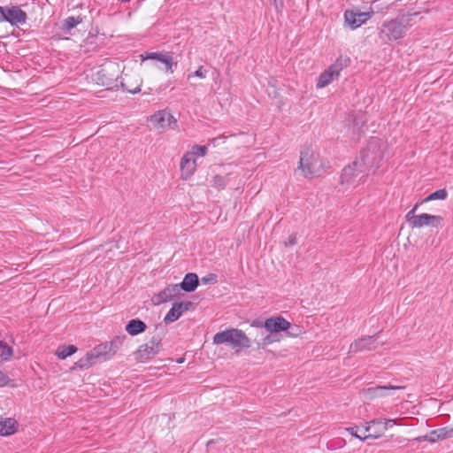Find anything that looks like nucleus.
I'll return each instance as SVG.
<instances>
[{
	"mask_svg": "<svg viewBox=\"0 0 453 453\" xmlns=\"http://www.w3.org/2000/svg\"><path fill=\"white\" fill-rule=\"evenodd\" d=\"M177 127V119L167 111L166 128H175Z\"/></svg>",
	"mask_w": 453,
	"mask_h": 453,
	"instance_id": "58836bf2",
	"label": "nucleus"
},
{
	"mask_svg": "<svg viewBox=\"0 0 453 453\" xmlns=\"http://www.w3.org/2000/svg\"><path fill=\"white\" fill-rule=\"evenodd\" d=\"M299 168L302 170L304 177L311 178L321 173L323 163L319 154L307 149L301 151Z\"/></svg>",
	"mask_w": 453,
	"mask_h": 453,
	"instance_id": "20e7f679",
	"label": "nucleus"
},
{
	"mask_svg": "<svg viewBox=\"0 0 453 453\" xmlns=\"http://www.w3.org/2000/svg\"><path fill=\"white\" fill-rule=\"evenodd\" d=\"M9 377L2 371H0V387H4L10 382Z\"/></svg>",
	"mask_w": 453,
	"mask_h": 453,
	"instance_id": "ea45409f",
	"label": "nucleus"
},
{
	"mask_svg": "<svg viewBox=\"0 0 453 453\" xmlns=\"http://www.w3.org/2000/svg\"><path fill=\"white\" fill-rule=\"evenodd\" d=\"M251 326L257 328L254 342L257 344V349H265L266 346L279 341L275 334H270V332L264 328L261 321H254Z\"/></svg>",
	"mask_w": 453,
	"mask_h": 453,
	"instance_id": "9d476101",
	"label": "nucleus"
},
{
	"mask_svg": "<svg viewBox=\"0 0 453 453\" xmlns=\"http://www.w3.org/2000/svg\"><path fill=\"white\" fill-rule=\"evenodd\" d=\"M122 2H130L131 0H121Z\"/></svg>",
	"mask_w": 453,
	"mask_h": 453,
	"instance_id": "09e8293b",
	"label": "nucleus"
},
{
	"mask_svg": "<svg viewBox=\"0 0 453 453\" xmlns=\"http://www.w3.org/2000/svg\"><path fill=\"white\" fill-rule=\"evenodd\" d=\"M88 362V361L87 360L86 357H83L75 363V367L81 370L88 369L90 365Z\"/></svg>",
	"mask_w": 453,
	"mask_h": 453,
	"instance_id": "4c0bfd02",
	"label": "nucleus"
},
{
	"mask_svg": "<svg viewBox=\"0 0 453 453\" xmlns=\"http://www.w3.org/2000/svg\"><path fill=\"white\" fill-rule=\"evenodd\" d=\"M295 243H296V237L295 236H290L289 241H288V244L293 245Z\"/></svg>",
	"mask_w": 453,
	"mask_h": 453,
	"instance_id": "a18cd8bd",
	"label": "nucleus"
},
{
	"mask_svg": "<svg viewBox=\"0 0 453 453\" xmlns=\"http://www.w3.org/2000/svg\"><path fill=\"white\" fill-rule=\"evenodd\" d=\"M6 16L4 14V7L0 6V22L5 21Z\"/></svg>",
	"mask_w": 453,
	"mask_h": 453,
	"instance_id": "37998d69",
	"label": "nucleus"
},
{
	"mask_svg": "<svg viewBox=\"0 0 453 453\" xmlns=\"http://www.w3.org/2000/svg\"><path fill=\"white\" fill-rule=\"evenodd\" d=\"M289 334H291V335H296V334H297V333H296V332H289Z\"/></svg>",
	"mask_w": 453,
	"mask_h": 453,
	"instance_id": "49530a36",
	"label": "nucleus"
},
{
	"mask_svg": "<svg viewBox=\"0 0 453 453\" xmlns=\"http://www.w3.org/2000/svg\"><path fill=\"white\" fill-rule=\"evenodd\" d=\"M85 357L88 361V363L89 364L90 367L93 365L96 364L98 361H102L101 358H99V356L96 355V350L94 349L91 351L88 352L85 355Z\"/></svg>",
	"mask_w": 453,
	"mask_h": 453,
	"instance_id": "c9c22d12",
	"label": "nucleus"
},
{
	"mask_svg": "<svg viewBox=\"0 0 453 453\" xmlns=\"http://www.w3.org/2000/svg\"><path fill=\"white\" fill-rule=\"evenodd\" d=\"M77 351V348L74 345L60 346L56 351V355L60 359H65Z\"/></svg>",
	"mask_w": 453,
	"mask_h": 453,
	"instance_id": "c756f323",
	"label": "nucleus"
},
{
	"mask_svg": "<svg viewBox=\"0 0 453 453\" xmlns=\"http://www.w3.org/2000/svg\"><path fill=\"white\" fill-rule=\"evenodd\" d=\"M162 55H163V53H157V52L147 53L145 59H156V60L159 61Z\"/></svg>",
	"mask_w": 453,
	"mask_h": 453,
	"instance_id": "a19ab883",
	"label": "nucleus"
},
{
	"mask_svg": "<svg viewBox=\"0 0 453 453\" xmlns=\"http://www.w3.org/2000/svg\"><path fill=\"white\" fill-rule=\"evenodd\" d=\"M193 307V303L190 301H182V302H175L173 303L172 308L169 310L165 317L164 318V322L165 324H170L177 319H179L181 315L189 311Z\"/></svg>",
	"mask_w": 453,
	"mask_h": 453,
	"instance_id": "f8f14e48",
	"label": "nucleus"
},
{
	"mask_svg": "<svg viewBox=\"0 0 453 453\" xmlns=\"http://www.w3.org/2000/svg\"><path fill=\"white\" fill-rule=\"evenodd\" d=\"M206 75H207V70L203 65H200L196 71L189 73L187 76V79L191 80L194 77L204 79L206 77Z\"/></svg>",
	"mask_w": 453,
	"mask_h": 453,
	"instance_id": "72a5a7b5",
	"label": "nucleus"
},
{
	"mask_svg": "<svg viewBox=\"0 0 453 453\" xmlns=\"http://www.w3.org/2000/svg\"><path fill=\"white\" fill-rule=\"evenodd\" d=\"M372 423L373 426H380V428L378 430H375L369 436H372V439H377V438L380 437L385 433L386 430H388L393 425H395L396 420L395 419H386L385 422L383 423L380 419H373V420H372Z\"/></svg>",
	"mask_w": 453,
	"mask_h": 453,
	"instance_id": "b1692460",
	"label": "nucleus"
},
{
	"mask_svg": "<svg viewBox=\"0 0 453 453\" xmlns=\"http://www.w3.org/2000/svg\"><path fill=\"white\" fill-rule=\"evenodd\" d=\"M386 145L384 142L377 137H372L366 148L361 151L358 161L368 172H375L383 158Z\"/></svg>",
	"mask_w": 453,
	"mask_h": 453,
	"instance_id": "f257e3e1",
	"label": "nucleus"
},
{
	"mask_svg": "<svg viewBox=\"0 0 453 453\" xmlns=\"http://www.w3.org/2000/svg\"><path fill=\"white\" fill-rule=\"evenodd\" d=\"M369 173L364 168L363 165L355 160L351 165L344 167L341 175L342 184L348 186H357L364 181V179Z\"/></svg>",
	"mask_w": 453,
	"mask_h": 453,
	"instance_id": "39448f33",
	"label": "nucleus"
},
{
	"mask_svg": "<svg viewBox=\"0 0 453 453\" xmlns=\"http://www.w3.org/2000/svg\"><path fill=\"white\" fill-rule=\"evenodd\" d=\"M146 328V324L138 319H131L126 326V331L132 336L143 333Z\"/></svg>",
	"mask_w": 453,
	"mask_h": 453,
	"instance_id": "393cba45",
	"label": "nucleus"
},
{
	"mask_svg": "<svg viewBox=\"0 0 453 453\" xmlns=\"http://www.w3.org/2000/svg\"><path fill=\"white\" fill-rule=\"evenodd\" d=\"M447 196V190L445 188H441L431 193L429 196H427L426 198L422 199L418 203H420V204H423L433 200H445Z\"/></svg>",
	"mask_w": 453,
	"mask_h": 453,
	"instance_id": "c85d7f7f",
	"label": "nucleus"
},
{
	"mask_svg": "<svg viewBox=\"0 0 453 453\" xmlns=\"http://www.w3.org/2000/svg\"><path fill=\"white\" fill-rule=\"evenodd\" d=\"M4 7V14L6 16L5 21L11 25L24 24L27 20V13L22 11L19 6Z\"/></svg>",
	"mask_w": 453,
	"mask_h": 453,
	"instance_id": "f3484780",
	"label": "nucleus"
},
{
	"mask_svg": "<svg viewBox=\"0 0 453 453\" xmlns=\"http://www.w3.org/2000/svg\"><path fill=\"white\" fill-rule=\"evenodd\" d=\"M403 389H404V387L388 385L368 388L365 389L364 392L368 398L372 399L376 397L391 395H393V392Z\"/></svg>",
	"mask_w": 453,
	"mask_h": 453,
	"instance_id": "dca6fc26",
	"label": "nucleus"
},
{
	"mask_svg": "<svg viewBox=\"0 0 453 453\" xmlns=\"http://www.w3.org/2000/svg\"><path fill=\"white\" fill-rule=\"evenodd\" d=\"M199 284L198 276L194 273H188L185 275L183 280L178 284L180 290L193 292Z\"/></svg>",
	"mask_w": 453,
	"mask_h": 453,
	"instance_id": "412c9836",
	"label": "nucleus"
},
{
	"mask_svg": "<svg viewBox=\"0 0 453 453\" xmlns=\"http://www.w3.org/2000/svg\"><path fill=\"white\" fill-rule=\"evenodd\" d=\"M273 2H275V3H276V2H277V0H273Z\"/></svg>",
	"mask_w": 453,
	"mask_h": 453,
	"instance_id": "8fccbe9b",
	"label": "nucleus"
},
{
	"mask_svg": "<svg viewBox=\"0 0 453 453\" xmlns=\"http://www.w3.org/2000/svg\"><path fill=\"white\" fill-rule=\"evenodd\" d=\"M165 65L166 71H171L173 73V65H177V63L173 62L172 56L169 53H163L161 58L159 59Z\"/></svg>",
	"mask_w": 453,
	"mask_h": 453,
	"instance_id": "473e14b6",
	"label": "nucleus"
},
{
	"mask_svg": "<svg viewBox=\"0 0 453 453\" xmlns=\"http://www.w3.org/2000/svg\"><path fill=\"white\" fill-rule=\"evenodd\" d=\"M346 430L353 436L358 438L361 441H365L367 439L372 438V436H368L372 433H370L371 427L370 426H364L363 427L359 426H351L346 428Z\"/></svg>",
	"mask_w": 453,
	"mask_h": 453,
	"instance_id": "a878e982",
	"label": "nucleus"
},
{
	"mask_svg": "<svg viewBox=\"0 0 453 453\" xmlns=\"http://www.w3.org/2000/svg\"><path fill=\"white\" fill-rule=\"evenodd\" d=\"M405 32L406 26L401 20L395 19L383 23L380 38L388 41L398 40L404 36Z\"/></svg>",
	"mask_w": 453,
	"mask_h": 453,
	"instance_id": "0eeeda50",
	"label": "nucleus"
},
{
	"mask_svg": "<svg viewBox=\"0 0 453 453\" xmlns=\"http://www.w3.org/2000/svg\"><path fill=\"white\" fill-rule=\"evenodd\" d=\"M264 328H265L270 334H275L277 333L287 331L291 328V325L282 317H272L267 319L264 323Z\"/></svg>",
	"mask_w": 453,
	"mask_h": 453,
	"instance_id": "ddd939ff",
	"label": "nucleus"
},
{
	"mask_svg": "<svg viewBox=\"0 0 453 453\" xmlns=\"http://www.w3.org/2000/svg\"><path fill=\"white\" fill-rule=\"evenodd\" d=\"M213 344H228L237 352L242 349L250 347V339L246 334L238 328H228L214 334L212 339Z\"/></svg>",
	"mask_w": 453,
	"mask_h": 453,
	"instance_id": "f03ea898",
	"label": "nucleus"
},
{
	"mask_svg": "<svg viewBox=\"0 0 453 453\" xmlns=\"http://www.w3.org/2000/svg\"><path fill=\"white\" fill-rule=\"evenodd\" d=\"M208 147L205 145H194L190 151L187 152L191 154L193 158L196 157H204L207 153Z\"/></svg>",
	"mask_w": 453,
	"mask_h": 453,
	"instance_id": "2f4dec72",
	"label": "nucleus"
},
{
	"mask_svg": "<svg viewBox=\"0 0 453 453\" xmlns=\"http://www.w3.org/2000/svg\"><path fill=\"white\" fill-rule=\"evenodd\" d=\"M181 178L183 180L189 179L196 169V160L192 157L191 154L186 153L180 160Z\"/></svg>",
	"mask_w": 453,
	"mask_h": 453,
	"instance_id": "aec40b11",
	"label": "nucleus"
},
{
	"mask_svg": "<svg viewBox=\"0 0 453 453\" xmlns=\"http://www.w3.org/2000/svg\"><path fill=\"white\" fill-rule=\"evenodd\" d=\"M119 344H120V341L116 339L110 342H106L101 343L96 346L94 349L96 350V355H98L102 361H105L111 358V357L117 352Z\"/></svg>",
	"mask_w": 453,
	"mask_h": 453,
	"instance_id": "2eb2a0df",
	"label": "nucleus"
},
{
	"mask_svg": "<svg viewBox=\"0 0 453 453\" xmlns=\"http://www.w3.org/2000/svg\"><path fill=\"white\" fill-rule=\"evenodd\" d=\"M180 294V290L178 287V284H172L167 286L165 288H164L162 291H160L157 294H155L152 296V302L155 305H159L161 303H166L172 299H173L175 296H179Z\"/></svg>",
	"mask_w": 453,
	"mask_h": 453,
	"instance_id": "4468645a",
	"label": "nucleus"
},
{
	"mask_svg": "<svg viewBox=\"0 0 453 453\" xmlns=\"http://www.w3.org/2000/svg\"><path fill=\"white\" fill-rule=\"evenodd\" d=\"M161 349V340L157 337H152L149 342L139 347L134 354L135 359L139 362H146L158 354Z\"/></svg>",
	"mask_w": 453,
	"mask_h": 453,
	"instance_id": "6e6552de",
	"label": "nucleus"
},
{
	"mask_svg": "<svg viewBox=\"0 0 453 453\" xmlns=\"http://www.w3.org/2000/svg\"><path fill=\"white\" fill-rule=\"evenodd\" d=\"M203 284H214L218 281V277L214 273H209L208 275L201 279Z\"/></svg>",
	"mask_w": 453,
	"mask_h": 453,
	"instance_id": "e433bc0d",
	"label": "nucleus"
},
{
	"mask_svg": "<svg viewBox=\"0 0 453 453\" xmlns=\"http://www.w3.org/2000/svg\"><path fill=\"white\" fill-rule=\"evenodd\" d=\"M420 203H416L413 208L408 211L405 216L406 221L411 228H421L424 226L438 227L442 222V218L437 215L421 213L416 215L415 212L420 206Z\"/></svg>",
	"mask_w": 453,
	"mask_h": 453,
	"instance_id": "7ed1b4c3",
	"label": "nucleus"
},
{
	"mask_svg": "<svg viewBox=\"0 0 453 453\" xmlns=\"http://www.w3.org/2000/svg\"><path fill=\"white\" fill-rule=\"evenodd\" d=\"M373 12H359L358 10H347L344 12L345 25L351 29H356L372 18Z\"/></svg>",
	"mask_w": 453,
	"mask_h": 453,
	"instance_id": "9b49d317",
	"label": "nucleus"
},
{
	"mask_svg": "<svg viewBox=\"0 0 453 453\" xmlns=\"http://www.w3.org/2000/svg\"><path fill=\"white\" fill-rule=\"evenodd\" d=\"M167 111H158L150 118V121L157 129L165 130L166 128Z\"/></svg>",
	"mask_w": 453,
	"mask_h": 453,
	"instance_id": "bb28decb",
	"label": "nucleus"
},
{
	"mask_svg": "<svg viewBox=\"0 0 453 453\" xmlns=\"http://www.w3.org/2000/svg\"><path fill=\"white\" fill-rule=\"evenodd\" d=\"M93 80L98 84L102 86H110L113 79L107 76V72L105 69L99 70L93 77Z\"/></svg>",
	"mask_w": 453,
	"mask_h": 453,
	"instance_id": "cd10ccee",
	"label": "nucleus"
},
{
	"mask_svg": "<svg viewBox=\"0 0 453 453\" xmlns=\"http://www.w3.org/2000/svg\"><path fill=\"white\" fill-rule=\"evenodd\" d=\"M16 429L17 421L14 418H0V435H11L16 432Z\"/></svg>",
	"mask_w": 453,
	"mask_h": 453,
	"instance_id": "5701e85b",
	"label": "nucleus"
},
{
	"mask_svg": "<svg viewBox=\"0 0 453 453\" xmlns=\"http://www.w3.org/2000/svg\"><path fill=\"white\" fill-rule=\"evenodd\" d=\"M133 79V77L126 74L124 77H122L120 85L125 91L131 94H136L141 91L142 81H140L138 78H134L135 82L134 84L131 82Z\"/></svg>",
	"mask_w": 453,
	"mask_h": 453,
	"instance_id": "4be33fe9",
	"label": "nucleus"
},
{
	"mask_svg": "<svg viewBox=\"0 0 453 453\" xmlns=\"http://www.w3.org/2000/svg\"><path fill=\"white\" fill-rule=\"evenodd\" d=\"M12 349L6 342L0 341V357L7 361L12 356Z\"/></svg>",
	"mask_w": 453,
	"mask_h": 453,
	"instance_id": "7c9ffc66",
	"label": "nucleus"
},
{
	"mask_svg": "<svg viewBox=\"0 0 453 453\" xmlns=\"http://www.w3.org/2000/svg\"><path fill=\"white\" fill-rule=\"evenodd\" d=\"M150 93H151V89H150V92L144 91V94H150Z\"/></svg>",
	"mask_w": 453,
	"mask_h": 453,
	"instance_id": "de8ad7c7",
	"label": "nucleus"
},
{
	"mask_svg": "<svg viewBox=\"0 0 453 453\" xmlns=\"http://www.w3.org/2000/svg\"><path fill=\"white\" fill-rule=\"evenodd\" d=\"M214 185L219 188L224 187V180L220 176H215L214 177Z\"/></svg>",
	"mask_w": 453,
	"mask_h": 453,
	"instance_id": "79ce46f5",
	"label": "nucleus"
},
{
	"mask_svg": "<svg viewBox=\"0 0 453 453\" xmlns=\"http://www.w3.org/2000/svg\"><path fill=\"white\" fill-rule=\"evenodd\" d=\"M377 347L376 340L373 336L361 337L355 341L349 346V352L356 353L362 350H372Z\"/></svg>",
	"mask_w": 453,
	"mask_h": 453,
	"instance_id": "6ab92c4d",
	"label": "nucleus"
},
{
	"mask_svg": "<svg viewBox=\"0 0 453 453\" xmlns=\"http://www.w3.org/2000/svg\"><path fill=\"white\" fill-rule=\"evenodd\" d=\"M365 426H370V427H371L370 433H373L375 430H378L380 428V426H373L372 421L366 422L365 424Z\"/></svg>",
	"mask_w": 453,
	"mask_h": 453,
	"instance_id": "c03bdc74",
	"label": "nucleus"
},
{
	"mask_svg": "<svg viewBox=\"0 0 453 453\" xmlns=\"http://www.w3.org/2000/svg\"><path fill=\"white\" fill-rule=\"evenodd\" d=\"M449 437H453V428L442 427L440 429L433 430L429 433V434H426L423 436H418L415 440L418 442L421 441H429L435 442L438 440H443Z\"/></svg>",
	"mask_w": 453,
	"mask_h": 453,
	"instance_id": "a211bd4d",
	"label": "nucleus"
},
{
	"mask_svg": "<svg viewBox=\"0 0 453 453\" xmlns=\"http://www.w3.org/2000/svg\"><path fill=\"white\" fill-rule=\"evenodd\" d=\"M366 118L362 112L351 114L348 119L347 132L353 140H359L365 134Z\"/></svg>",
	"mask_w": 453,
	"mask_h": 453,
	"instance_id": "1a4fd4ad",
	"label": "nucleus"
},
{
	"mask_svg": "<svg viewBox=\"0 0 453 453\" xmlns=\"http://www.w3.org/2000/svg\"><path fill=\"white\" fill-rule=\"evenodd\" d=\"M350 60L347 57H339L336 61L325 70L319 77L317 88H321L329 85L337 79L343 68L347 67Z\"/></svg>",
	"mask_w": 453,
	"mask_h": 453,
	"instance_id": "423d86ee",
	"label": "nucleus"
},
{
	"mask_svg": "<svg viewBox=\"0 0 453 453\" xmlns=\"http://www.w3.org/2000/svg\"><path fill=\"white\" fill-rule=\"evenodd\" d=\"M79 20L74 17H68L64 20L63 27L66 30L74 28L78 24Z\"/></svg>",
	"mask_w": 453,
	"mask_h": 453,
	"instance_id": "f704fd0d",
	"label": "nucleus"
}]
</instances>
